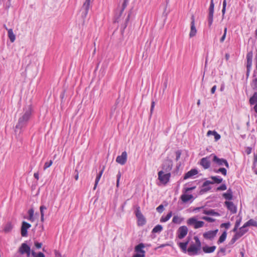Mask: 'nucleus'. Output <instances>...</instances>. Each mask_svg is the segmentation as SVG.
Instances as JSON below:
<instances>
[{
	"label": "nucleus",
	"instance_id": "nucleus-29",
	"mask_svg": "<svg viewBox=\"0 0 257 257\" xmlns=\"http://www.w3.org/2000/svg\"><path fill=\"white\" fill-rule=\"evenodd\" d=\"M13 228V225H12V223L9 222L5 225L4 228V231L6 233L10 232L12 230Z\"/></svg>",
	"mask_w": 257,
	"mask_h": 257
},
{
	"label": "nucleus",
	"instance_id": "nucleus-53",
	"mask_svg": "<svg viewBox=\"0 0 257 257\" xmlns=\"http://www.w3.org/2000/svg\"><path fill=\"white\" fill-rule=\"evenodd\" d=\"M203 209H205L203 206L202 207H196L193 209V211L195 212H198L200 211H202V212L203 213Z\"/></svg>",
	"mask_w": 257,
	"mask_h": 257
},
{
	"label": "nucleus",
	"instance_id": "nucleus-5",
	"mask_svg": "<svg viewBox=\"0 0 257 257\" xmlns=\"http://www.w3.org/2000/svg\"><path fill=\"white\" fill-rule=\"evenodd\" d=\"M210 156L212 157V161L218 166H222L224 165L227 168H229V164L226 159L219 158L214 154H211Z\"/></svg>",
	"mask_w": 257,
	"mask_h": 257
},
{
	"label": "nucleus",
	"instance_id": "nucleus-2",
	"mask_svg": "<svg viewBox=\"0 0 257 257\" xmlns=\"http://www.w3.org/2000/svg\"><path fill=\"white\" fill-rule=\"evenodd\" d=\"M32 113V108L30 106H28L24 109V113L18 120V122L16 126V128L22 129L25 127L30 118Z\"/></svg>",
	"mask_w": 257,
	"mask_h": 257
},
{
	"label": "nucleus",
	"instance_id": "nucleus-45",
	"mask_svg": "<svg viewBox=\"0 0 257 257\" xmlns=\"http://www.w3.org/2000/svg\"><path fill=\"white\" fill-rule=\"evenodd\" d=\"M227 28H224V33H223V36L221 37V38H220V43H223L226 38V33H227Z\"/></svg>",
	"mask_w": 257,
	"mask_h": 257
},
{
	"label": "nucleus",
	"instance_id": "nucleus-10",
	"mask_svg": "<svg viewBox=\"0 0 257 257\" xmlns=\"http://www.w3.org/2000/svg\"><path fill=\"white\" fill-rule=\"evenodd\" d=\"M19 252L22 254H26L29 257L31 253L30 247L26 243H23L19 249Z\"/></svg>",
	"mask_w": 257,
	"mask_h": 257
},
{
	"label": "nucleus",
	"instance_id": "nucleus-14",
	"mask_svg": "<svg viewBox=\"0 0 257 257\" xmlns=\"http://www.w3.org/2000/svg\"><path fill=\"white\" fill-rule=\"evenodd\" d=\"M127 160V153L125 151L123 152L121 155L118 156L116 159V162L123 165L125 164Z\"/></svg>",
	"mask_w": 257,
	"mask_h": 257
},
{
	"label": "nucleus",
	"instance_id": "nucleus-4",
	"mask_svg": "<svg viewBox=\"0 0 257 257\" xmlns=\"http://www.w3.org/2000/svg\"><path fill=\"white\" fill-rule=\"evenodd\" d=\"M171 173H165L164 171L158 172V179L164 184H166L170 180Z\"/></svg>",
	"mask_w": 257,
	"mask_h": 257
},
{
	"label": "nucleus",
	"instance_id": "nucleus-12",
	"mask_svg": "<svg viewBox=\"0 0 257 257\" xmlns=\"http://www.w3.org/2000/svg\"><path fill=\"white\" fill-rule=\"evenodd\" d=\"M246 232L247 230H242L239 229V231L236 232V233L233 235V236L228 243V245H231L233 244L237 239H238L240 237L243 235Z\"/></svg>",
	"mask_w": 257,
	"mask_h": 257
},
{
	"label": "nucleus",
	"instance_id": "nucleus-41",
	"mask_svg": "<svg viewBox=\"0 0 257 257\" xmlns=\"http://www.w3.org/2000/svg\"><path fill=\"white\" fill-rule=\"evenodd\" d=\"M194 239L195 241V245L197 246V247H198L199 248L201 249V243L199 238L197 236H195L194 237Z\"/></svg>",
	"mask_w": 257,
	"mask_h": 257
},
{
	"label": "nucleus",
	"instance_id": "nucleus-15",
	"mask_svg": "<svg viewBox=\"0 0 257 257\" xmlns=\"http://www.w3.org/2000/svg\"><path fill=\"white\" fill-rule=\"evenodd\" d=\"M218 231V230L217 229H216L214 230H210V231L205 232L203 234V237L205 239L212 240L216 236Z\"/></svg>",
	"mask_w": 257,
	"mask_h": 257
},
{
	"label": "nucleus",
	"instance_id": "nucleus-39",
	"mask_svg": "<svg viewBox=\"0 0 257 257\" xmlns=\"http://www.w3.org/2000/svg\"><path fill=\"white\" fill-rule=\"evenodd\" d=\"M251 86L253 90H257V77L252 79Z\"/></svg>",
	"mask_w": 257,
	"mask_h": 257
},
{
	"label": "nucleus",
	"instance_id": "nucleus-27",
	"mask_svg": "<svg viewBox=\"0 0 257 257\" xmlns=\"http://www.w3.org/2000/svg\"><path fill=\"white\" fill-rule=\"evenodd\" d=\"M103 170H104V168H103L100 172L97 175L96 177V179H95V184H94V188L93 189L95 190L96 188V186L100 180V179L102 176V174L103 172Z\"/></svg>",
	"mask_w": 257,
	"mask_h": 257
},
{
	"label": "nucleus",
	"instance_id": "nucleus-33",
	"mask_svg": "<svg viewBox=\"0 0 257 257\" xmlns=\"http://www.w3.org/2000/svg\"><path fill=\"white\" fill-rule=\"evenodd\" d=\"M211 179L213 180V181H212V182L214 183H220L222 182V178H221L219 176H212L211 177Z\"/></svg>",
	"mask_w": 257,
	"mask_h": 257
},
{
	"label": "nucleus",
	"instance_id": "nucleus-59",
	"mask_svg": "<svg viewBox=\"0 0 257 257\" xmlns=\"http://www.w3.org/2000/svg\"><path fill=\"white\" fill-rule=\"evenodd\" d=\"M34 244H35V247L37 248H38V249H39V248H41V247L42 246V243L38 242L37 241H35V243H34Z\"/></svg>",
	"mask_w": 257,
	"mask_h": 257
},
{
	"label": "nucleus",
	"instance_id": "nucleus-36",
	"mask_svg": "<svg viewBox=\"0 0 257 257\" xmlns=\"http://www.w3.org/2000/svg\"><path fill=\"white\" fill-rule=\"evenodd\" d=\"M123 13V12H121V10H119L118 13H116L114 17V23H118L119 22V19L121 17Z\"/></svg>",
	"mask_w": 257,
	"mask_h": 257
},
{
	"label": "nucleus",
	"instance_id": "nucleus-38",
	"mask_svg": "<svg viewBox=\"0 0 257 257\" xmlns=\"http://www.w3.org/2000/svg\"><path fill=\"white\" fill-rule=\"evenodd\" d=\"M28 214H29L28 219L31 221H33L34 220V210L33 209H29L28 211Z\"/></svg>",
	"mask_w": 257,
	"mask_h": 257
},
{
	"label": "nucleus",
	"instance_id": "nucleus-64",
	"mask_svg": "<svg viewBox=\"0 0 257 257\" xmlns=\"http://www.w3.org/2000/svg\"><path fill=\"white\" fill-rule=\"evenodd\" d=\"M132 257H145V255L143 254L136 253Z\"/></svg>",
	"mask_w": 257,
	"mask_h": 257
},
{
	"label": "nucleus",
	"instance_id": "nucleus-6",
	"mask_svg": "<svg viewBox=\"0 0 257 257\" xmlns=\"http://www.w3.org/2000/svg\"><path fill=\"white\" fill-rule=\"evenodd\" d=\"M173 165V161L169 159H166L162 165V170L165 173H170Z\"/></svg>",
	"mask_w": 257,
	"mask_h": 257
},
{
	"label": "nucleus",
	"instance_id": "nucleus-60",
	"mask_svg": "<svg viewBox=\"0 0 257 257\" xmlns=\"http://www.w3.org/2000/svg\"><path fill=\"white\" fill-rule=\"evenodd\" d=\"M241 218H239V219H237L236 220V222H235V225L236 226L239 227V226L240 225V224L241 223Z\"/></svg>",
	"mask_w": 257,
	"mask_h": 257
},
{
	"label": "nucleus",
	"instance_id": "nucleus-18",
	"mask_svg": "<svg viewBox=\"0 0 257 257\" xmlns=\"http://www.w3.org/2000/svg\"><path fill=\"white\" fill-rule=\"evenodd\" d=\"M212 158L210 156L203 158L201 159L200 165L205 169L209 168L210 167V161L209 159Z\"/></svg>",
	"mask_w": 257,
	"mask_h": 257
},
{
	"label": "nucleus",
	"instance_id": "nucleus-34",
	"mask_svg": "<svg viewBox=\"0 0 257 257\" xmlns=\"http://www.w3.org/2000/svg\"><path fill=\"white\" fill-rule=\"evenodd\" d=\"M163 230V227L161 225H157L152 230L153 233H159Z\"/></svg>",
	"mask_w": 257,
	"mask_h": 257
},
{
	"label": "nucleus",
	"instance_id": "nucleus-42",
	"mask_svg": "<svg viewBox=\"0 0 257 257\" xmlns=\"http://www.w3.org/2000/svg\"><path fill=\"white\" fill-rule=\"evenodd\" d=\"M223 197L226 200H231L233 198V195L226 192L223 194Z\"/></svg>",
	"mask_w": 257,
	"mask_h": 257
},
{
	"label": "nucleus",
	"instance_id": "nucleus-20",
	"mask_svg": "<svg viewBox=\"0 0 257 257\" xmlns=\"http://www.w3.org/2000/svg\"><path fill=\"white\" fill-rule=\"evenodd\" d=\"M144 247V244L143 243H140L135 246V251L136 252V253L143 254L145 256V251L143 249Z\"/></svg>",
	"mask_w": 257,
	"mask_h": 257
},
{
	"label": "nucleus",
	"instance_id": "nucleus-8",
	"mask_svg": "<svg viewBox=\"0 0 257 257\" xmlns=\"http://www.w3.org/2000/svg\"><path fill=\"white\" fill-rule=\"evenodd\" d=\"M214 7V5L213 3V0H211L208 16V25L209 27L211 26L213 21Z\"/></svg>",
	"mask_w": 257,
	"mask_h": 257
},
{
	"label": "nucleus",
	"instance_id": "nucleus-57",
	"mask_svg": "<svg viewBox=\"0 0 257 257\" xmlns=\"http://www.w3.org/2000/svg\"><path fill=\"white\" fill-rule=\"evenodd\" d=\"M248 226H249V224H248V222L247 221L246 223H245L239 229L240 230H247V231H248V229H246V228Z\"/></svg>",
	"mask_w": 257,
	"mask_h": 257
},
{
	"label": "nucleus",
	"instance_id": "nucleus-9",
	"mask_svg": "<svg viewBox=\"0 0 257 257\" xmlns=\"http://www.w3.org/2000/svg\"><path fill=\"white\" fill-rule=\"evenodd\" d=\"M136 216L138 219V224L143 225L146 223V219L142 213L139 206L137 207L135 211Z\"/></svg>",
	"mask_w": 257,
	"mask_h": 257
},
{
	"label": "nucleus",
	"instance_id": "nucleus-19",
	"mask_svg": "<svg viewBox=\"0 0 257 257\" xmlns=\"http://www.w3.org/2000/svg\"><path fill=\"white\" fill-rule=\"evenodd\" d=\"M197 33V30L195 26V19L194 16L191 17V30L189 34V36L192 38L195 36Z\"/></svg>",
	"mask_w": 257,
	"mask_h": 257
},
{
	"label": "nucleus",
	"instance_id": "nucleus-35",
	"mask_svg": "<svg viewBox=\"0 0 257 257\" xmlns=\"http://www.w3.org/2000/svg\"><path fill=\"white\" fill-rule=\"evenodd\" d=\"M214 172L216 173H220L224 176H226L227 174V170L224 168H220L218 170H214Z\"/></svg>",
	"mask_w": 257,
	"mask_h": 257
},
{
	"label": "nucleus",
	"instance_id": "nucleus-37",
	"mask_svg": "<svg viewBox=\"0 0 257 257\" xmlns=\"http://www.w3.org/2000/svg\"><path fill=\"white\" fill-rule=\"evenodd\" d=\"M47 207L45 206L44 205H41L40 208V213H41V220L42 221H44V210H46Z\"/></svg>",
	"mask_w": 257,
	"mask_h": 257
},
{
	"label": "nucleus",
	"instance_id": "nucleus-46",
	"mask_svg": "<svg viewBox=\"0 0 257 257\" xmlns=\"http://www.w3.org/2000/svg\"><path fill=\"white\" fill-rule=\"evenodd\" d=\"M201 218L209 222H213L215 220L214 219L208 216H203Z\"/></svg>",
	"mask_w": 257,
	"mask_h": 257
},
{
	"label": "nucleus",
	"instance_id": "nucleus-24",
	"mask_svg": "<svg viewBox=\"0 0 257 257\" xmlns=\"http://www.w3.org/2000/svg\"><path fill=\"white\" fill-rule=\"evenodd\" d=\"M203 214L216 216H220V214L217 212H215V210L213 209H203Z\"/></svg>",
	"mask_w": 257,
	"mask_h": 257
},
{
	"label": "nucleus",
	"instance_id": "nucleus-58",
	"mask_svg": "<svg viewBox=\"0 0 257 257\" xmlns=\"http://www.w3.org/2000/svg\"><path fill=\"white\" fill-rule=\"evenodd\" d=\"M225 252V248H223V247H221V248H220L219 250L217 252V254L218 256H220L219 254L220 253H223V255H224Z\"/></svg>",
	"mask_w": 257,
	"mask_h": 257
},
{
	"label": "nucleus",
	"instance_id": "nucleus-44",
	"mask_svg": "<svg viewBox=\"0 0 257 257\" xmlns=\"http://www.w3.org/2000/svg\"><path fill=\"white\" fill-rule=\"evenodd\" d=\"M226 0H223V7L222 9V17H224V16L225 13L226 11Z\"/></svg>",
	"mask_w": 257,
	"mask_h": 257
},
{
	"label": "nucleus",
	"instance_id": "nucleus-49",
	"mask_svg": "<svg viewBox=\"0 0 257 257\" xmlns=\"http://www.w3.org/2000/svg\"><path fill=\"white\" fill-rule=\"evenodd\" d=\"M156 210L159 213H162L164 210V207L163 205L161 204L158 207H157Z\"/></svg>",
	"mask_w": 257,
	"mask_h": 257
},
{
	"label": "nucleus",
	"instance_id": "nucleus-13",
	"mask_svg": "<svg viewBox=\"0 0 257 257\" xmlns=\"http://www.w3.org/2000/svg\"><path fill=\"white\" fill-rule=\"evenodd\" d=\"M188 231V229L186 226L183 225L180 226L177 230L178 237L179 239L184 238L187 234Z\"/></svg>",
	"mask_w": 257,
	"mask_h": 257
},
{
	"label": "nucleus",
	"instance_id": "nucleus-32",
	"mask_svg": "<svg viewBox=\"0 0 257 257\" xmlns=\"http://www.w3.org/2000/svg\"><path fill=\"white\" fill-rule=\"evenodd\" d=\"M183 218H181L178 215H175L173 218L172 222L176 224H180Z\"/></svg>",
	"mask_w": 257,
	"mask_h": 257
},
{
	"label": "nucleus",
	"instance_id": "nucleus-16",
	"mask_svg": "<svg viewBox=\"0 0 257 257\" xmlns=\"http://www.w3.org/2000/svg\"><path fill=\"white\" fill-rule=\"evenodd\" d=\"M31 225L26 221H23L21 226V235L22 236H27L28 235L27 230L31 227Z\"/></svg>",
	"mask_w": 257,
	"mask_h": 257
},
{
	"label": "nucleus",
	"instance_id": "nucleus-48",
	"mask_svg": "<svg viewBox=\"0 0 257 257\" xmlns=\"http://www.w3.org/2000/svg\"><path fill=\"white\" fill-rule=\"evenodd\" d=\"M53 163V162L52 160H50L49 162H47L45 163L44 166V169L46 170L48 168L50 167Z\"/></svg>",
	"mask_w": 257,
	"mask_h": 257
},
{
	"label": "nucleus",
	"instance_id": "nucleus-50",
	"mask_svg": "<svg viewBox=\"0 0 257 257\" xmlns=\"http://www.w3.org/2000/svg\"><path fill=\"white\" fill-rule=\"evenodd\" d=\"M176 154V161H178L180 158L181 155V151L180 150H178L175 152Z\"/></svg>",
	"mask_w": 257,
	"mask_h": 257
},
{
	"label": "nucleus",
	"instance_id": "nucleus-43",
	"mask_svg": "<svg viewBox=\"0 0 257 257\" xmlns=\"http://www.w3.org/2000/svg\"><path fill=\"white\" fill-rule=\"evenodd\" d=\"M248 224L250 226L257 227V221L252 219H249L248 221Z\"/></svg>",
	"mask_w": 257,
	"mask_h": 257
},
{
	"label": "nucleus",
	"instance_id": "nucleus-21",
	"mask_svg": "<svg viewBox=\"0 0 257 257\" xmlns=\"http://www.w3.org/2000/svg\"><path fill=\"white\" fill-rule=\"evenodd\" d=\"M198 172L197 169H192L189 171H188L187 173L185 174L184 179H187L189 178H191V177L197 175L198 174Z\"/></svg>",
	"mask_w": 257,
	"mask_h": 257
},
{
	"label": "nucleus",
	"instance_id": "nucleus-40",
	"mask_svg": "<svg viewBox=\"0 0 257 257\" xmlns=\"http://www.w3.org/2000/svg\"><path fill=\"white\" fill-rule=\"evenodd\" d=\"M31 254L34 257H45L44 254L41 252L37 253L34 250H32Z\"/></svg>",
	"mask_w": 257,
	"mask_h": 257
},
{
	"label": "nucleus",
	"instance_id": "nucleus-28",
	"mask_svg": "<svg viewBox=\"0 0 257 257\" xmlns=\"http://www.w3.org/2000/svg\"><path fill=\"white\" fill-rule=\"evenodd\" d=\"M172 216V212L170 211L166 216H162L160 219L161 222H165L168 221Z\"/></svg>",
	"mask_w": 257,
	"mask_h": 257
},
{
	"label": "nucleus",
	"instance_id": "nucleus-61",
	"mask_svg": "<svg viewBox=\"0 0 257 257\" xmlns=\"http://www.w3.org/2000/svg\"><path fill=\"white\" fill-rule=\"evenodd\" d=\"M155 102L154 101H152V103H151V113H152L153 111V109H154V108L155 107Z\"/></svg>",
	"mask_w": 257,
	"mask_h": 257
},
{
	"label": "nucleus",
	"instance_id": "nucleus-55",
	"mask_svg": "<svg viewBox=\"0 0 257 257\" xmlns=\"http://www.w3.org/2000/svg\"><path fill=\"white\" fill-rule=\"evenodd\" d=\"M230 226V223L229 222L223 223L221 224V227H225L226 229H228Z\"/></svg>",
	"mask_w": 257,
	"mask_h": 257
},
{
	"label": "nucleus",
	"instance_id": "nucleus-23",
	"mask_svg": "<svg viewBox=\"0 0 257 257\" xmlns=\"http://www.w3.org/2000/svg\"><path fill=\"white\" fill-rule=\"evenodd\" d=\"M216 246L213 245L211 246H208L207 245H205L203 246L202 250L204 252L206 253H210L214 252L216 249Z\"/></svg>",
	"mask_w": 257,
	"mask_h": 257
},
{
	"label": "nucleus",
	"instance_id": "nucleus-31",
	"mask_svg": "<svg viewBox=\"0 0 257 257\" xmlns=\"http://www.w3.org/2000/svg\"><path fill=\"white\" fill-rule=\"evenodd\" d=\"M257 102V92H255L253 95L249 99V103L253 105Z\"/></svg>",
	"mask_w": 257,
	"mask_h": 257
},
{
	"label": "nucleus",
	"instance_id": "nucleus-52",
	"mask_svg": "<svg viewBox=\"0 0 257 257\" xmlns=\"http://www.w3.org/2000/svg\"><path fill=\"white\" fill-rule=\"evenodd\" d=\"M128 3V1H126L123 0V2L122 3L121 8L120 10H121V12H123L125 8L126 7L127 4Z\"/></svg>",
	"mask_w": 257,
	"mask_h": 257
},
{
	"label": "nucleus",
	"instance_id": "nucleus-1",
	"mask_svg": "<svg viewBox=\"0 0 257 257\" xmlns=\"http://www.w3.org/2000/svg\"><path fill=\"white\" fill-rule=\"evenodd\" d=\"M190 238L188 237L187 241L184 242H179L178 245L182 252L187 253L190 256H194L199 254L200 250L195 244H191L187 248V245L189 244Z\"/></svg>",
	"mask_w": 257,
	"mask_h": 257
},
{
	"label": "nucleus",
	"instance_id": "nucleus-30",
	"mask_svg": "<svg viewBox=\"0 0 257 257\" xmlns=\"http://www.w3.org/2000/svg\"><path fill=\"white\" fill-rule=\"evenodd\" d=\"M226 236H227V233H226V231H224L222 233V234L221 235V236L219 237L218 241H217V243L219 244L220 243H221L222 242H223L226 238Z\"/></svg>",
	"mask_w": 257,
	"mask_h": 257
},
{
	"label": "nucleus",
	"instance_id": "nucleus-26",
	"mask_svg": "<svg viewBox=\"0 0 257 257\" xmlns=\"http://www.w3.org/2000/svg\"><path fill=\"white\" fill-rule=\"evenodd\" d=\"M8 35L11 42H14L16 39V36L13 33L12 29L8 30Z\"/></svg>",
	"mask_w": 257,
	"mask_h": 257
},
{
	"label": "nucleus",
	"instance_id": "nucleus-62",
	"mask_svg": "<svg viewBox=\"0 0 257 257\" xmlns=\"http://www.w3.org/2000/svg\"><path fill=\"white\" fill-rule=\"evenodd\" d=\"M216 89V85H214V86L212 87V88H211V93L212 94L214 93H215V92Z\"/></svg>",
	"mask_w": 257,
	"mask_h": 257
},
{
	"label": "nucleus",
	"instance_id": "nucleus-63",
	"mask_svg": "<svg viewBox=\"0 0 257 257\" xmlns=\"http://www.w3.org/2000/svg\"><path fill=\"white\" fill-rule=\"evenodd\" d=\"M251 148H250V147H247L246 150V153L247 155H249L251 153Z\"/></svg>",
	"mask_w": 257,
	"mask_h": 257
},
{
	"label": "nucleus",
	"instance_id": "nucleus-7",
	"mask_svg": "<svg viewBox=\"0 0 257 257\" xmlns=\"http://www.w3.org/2000/svg\"><path fill=\"white\" fill-rule=\"evenodd\" d=\"M187 224L190 225H193L194 228L197 229L203 227L204 222L202 221H198L195 217H191L188 219Z\"/></svg>",
	"mask_w": 257,
	"mask_h": 257
},
{
	"label": "nucleus",
	"instance_id": "nucleus-25",
	"mask_svg": "<svg viewBox=\"0 0 257 257\" xmlns=\"http://www.w3.org/2000/svg\"><path fill=\"white\" fill-rule=\"evenodd\" d=\"M213 184V182L207 180L205 181L202 185V187L204 188L203 189V190L205 192L209 191L211 189V187L209 186V185Z\"/></svg>",
	"mask_w": 257,
	"mask_h": 257
},
{
	"label": "nucleus",
	"instance_id": "nucleus-56",
	"mask_svg": "<svg viewBox=\"0 0 257 257\" xmlns=\"http://www.w3.org/2000/svg\"><path fill=\"white\" fill-rule=\"evenodd\" d=\"M227 189L226 186L225 184H223L221 185L219 187L217 188V190H225Z\"/></svg>",
	"mask_w": 257,
	"mask_h": 257
},
{
	"label": "nucleus",
	"instance_id": "nucleus-17",
	"mask_svg": "<svg viewBox=\"0 0 257 257\" xmlns=\"http://www.w3.org/2000/svg\"><path fill=\"white\" fill-rule=\"evenodd\" d=\"M224 203L227 209L229 210L232 214L236 213L237 207L232 202L226 201Z\"/></svg>",
	"mask_w": 257,
	"mask_h": 257
},
{
	"label": "nucleus",
	"instance_id": "nucleus-51",
	"mask_svg": "<svg viewBox=\"0 0 257 257\" xmlns=\"http://www.w3.org/2000/svg\"><path fill=\"white\" fill-rule=\"evenodd\" d=\"M121 177V173L120 171H119L116 175L117 180H116V187H119V180Z\"/></svg>",
	"mask_w": 257,
	"mask_h": 257
},
{
	"label": "nucleus",
	"instance_id": "nucleus-22",
	"mask_svg": "<svg viewBox=\"0 0 257 257\" xmlns=\"http://www.w3.org/2000/svg\"><path fill=\"white\" fill-rule=\"evenodd\" d=\"M180 198L183 203H187L191 199H193V196L191 194H187L184 193V194L181 196Z\"/></svg>",
	"mask_w": 257,
	"mask_h": 257
},
{
	"label": "nucleus",
	"instance_id": "nucleus-47",
	"mask_svg": "<svg viewBox=\"0 0 257 257\" xmlns=\"http://www.w3.org/2000/svg\"><path fill=\"white\" fill-rule=\"evenodd\" d=\"M195 188H196V186H193V187H187V188H184L183 192L185 193H187L190 191L194 190Z\"/></svg>",
	"mask_w": 257,
	"mask_h": 257
},
{
	"label": "nucleus",
	"instance_id": "nucleus-3",
	"mask_svg": "<svg viewBox=\"0 0 257 257\" xmlns=\"http://www.w3.org/2000/svg\"><path fill=\"white\" fill-rule=\"evenodd\" d=\"M253 58V52L252 51L248 52L246 54V77L247 79L249 76L250 72L251 69L252 67V61Z\"/></svg>",
	"mask_w": 257,
	"mask_h": 257
},
{
	"label": "nucleus",
	"instance_id": "nucleus-54",
	"mask_svg": "<svg viewBox=\"0 0 257 257\" xmlns=\"http://www.w3.org/2000/svg\"><path fill=\"white\" fill-rule=\"evenodd\" d=\"M213 136L214 137V139L215 141H218L221 138L220 135L219 134H218L216 131H215L213 133Z\"/></svg>",
	"mask_w": 257,
	"mask_h": 257
},
{
	"label": "nucleus",
	"instance_id": "nucleus-11",
	"mask_svg": "<svg viewBox=\"0 0 257 257\" xmlns=\"http://www.w3.org/2000/svg\"><path fill=\"white\" fill-rule=\"evenodd\" d=\"M91 1V0H86L83 5L81 10L82 11L81 16L83 18H85L88 14Z\"/></svg>",
	"mask_w": 257,
	"mask_h": 257
}]
</instances>
